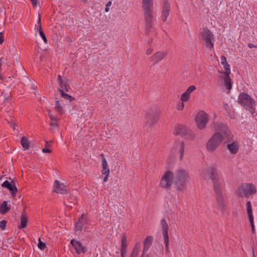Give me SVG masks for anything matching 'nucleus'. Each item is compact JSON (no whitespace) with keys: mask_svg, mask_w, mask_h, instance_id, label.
Wrapping results in <instances>:
<instances>
[{"mask_svg":"<svg viewBox=\"0 0 257 257\" xmlns=\"http://www.w3.org/2000/svg\"><path fill=\"white\" fill-rule=\"evenodd\" d=\"M205 172L208 173L209 178L213 184L217 208L221 213H224L227 208V205L222 192L224 185V181L221 178L220 174L214 167L207 168Z\"/></svg>","mask_w":257,"mask_h":257,"instance_id":"1","label":"nucleus"},{"mask_svg":"<svg viewBox=\"0 0 257 257\" xmlns=\"http://www.w3.org/2000/svg\"><path fill=\"white\" fill-rule=\"evenodd\" d=\"M216 130L218 132L214 133L206 143V150L210 153L214 152L222 143L224 144L225 139L228 137L227 127L224 124L217 123Z\"/></svg>","mask_w":257,"mask_h":257,"instance_id":"2","label":"nucleus"},{"mask_svg":"<svg viewBox=\"0 0 257 257\" xmlns=\"http://www.w3.org/2000/svg\"><path fill=\"white\" fill-rule=\"evenodd\" d=\"M142 8L144 13V20L145 22V32L149 34L154 23L153 4L154 0H142Z\"/></svg>","mask_w":257,"mask_h":257,"instance_id":"3","label":"nucleus"},{"mask_svg":"<svg viewBox=\"0 0 257 257\" xmlns=\"http://www.w3.org/2000/svg\"><path fill=\"white\" fill-rule=\"evenodd\" d=\"M238 103L253 114L255 111V102L247 93L240 92L238 96Z\"/></svg>","mask_w":257,"mask_h":257,"instance_id":"4","label":"nucleus"},{"mask_svg":"<svg viewBox=\"0 0 257 257\" xmlns=\"http://www.w3.org/2000/svg\"><path fill=\"white\" fill-rule=\"evenodd\" d=\"M188 175L185 170L183 169L177 170L174 176L177 189L183 190L188 182Z\"/></svg>","mask_w":257,"mask_h":257,"instance_id":"5","label":"nucleus"},{"mask_svg":"<svg viewBox=\"0 0 257 257\" xmlns=\"http://www.w3.org/2000/svg\"><path fill=\"white\" fill-rule=\"evenodd\" d=\"M256 188L251 183H244L237 189V194L242 197H247L252 194H255Z\"/></svg>","mask_w":257,"mask_h":257,"instance_id":"6","label":"nucleus"},{"mask_svg":"<svg viewBox=\"0 0 257 257\" xmlns=\"http://www.w3.org/2000/svg\"><path fill=\"white\" fill-rule=\"evenodd\" d=\"M233 137L228 131V137L225 139L224 144H226V148L231 154L235 155L239 150L240 146L237 141L233 140Z\"/></svg>","mask_w":257,"mask_h":257,"instance_id":"7","label":"nucleus"},{"mask_svg":"<svg viewBox=\"0 0 257 257\" xmlns=\"http://www.w3.org/2000/svg\"><path fill=\"white\" fill-rule=\"evenodd\" d=\"M174 179V173L170 171H167L162 176L160 185L163 188H169L172 186Z\"/></svg>","mask_w":257,"mask_h":257,"instance_id":"8","label":"nucleus"},{"mask_svg":"<svg viewBox=\"0 0 257 257\" xmlns=\"http://www.w3.org/2000/svg\"><path fill=\"white\" fill-rule=\"evenodd\" d=\"M208 114L204 111H200L197 113L195 121L196 125L200 130L204 129L208 121Z\"/></svg>","mask_w":257,"mask_h":257,"instance_id":"9","label":"nucleus"},{"mask_svg":"<svg viewBox=\"0 0 257 257\" xmlns=\"http://www.w3.org/2000/svg\"><path fill=\"white\" fill-rule=\"evenodd\" d=\"M202 38L205 43L206 46L210 50L213 48V43L212 40L213 35L209 30H204L202 32Z\"/></svg>","mask_w":257,"mask_h":257,"instance_id":"10","label":"nucleus"},{"mask_svg":"<svg viewBox=\"0 0 257 257\" xmlns=\"http://www.w3.org/2000/svg\"><path fill=\"white\" fill-rule=\"evenodd\" d=\"M184 148V143L183 141H176L174 142L172 150L175 152H178L180 160H182L183 158Z\"/></svg>","mask_w":257,"mask_h":257,"instance_id":"11","label":"nucleus"},{"mask_svg":"<svg viewBox=\"0 0 257 257\" xmlns=\"http://www.w3.org/2000/svg\"><path fill=\"white\" fill-rule=\"evenodd\" d=\"M89 224V220L87 217L84 214L79 218L78 221L75 223V231H80L87 224Z\"/></svg>","mask_w":257,"mask_h":257,"instance_id":"12","label":"nucleus"},{"mask_svg":"<svg viewBox=\"0 0 257 257\" xmlns=\"http://www.w3.org/2000/svg\"><path fill=\"white\" fill-rule=\"evenodd\" d=\"M70 243L73 246L77 253H84L86 252V247L83 245L82 243L79 241L73 239L71 240Z\"/></svg>","mask_w":257,"mask_h":257,"instance_id":"13","label":"nucleus"},{"mask_svg":"<svg viewBox=\"0 0 257 257\" xmlns=\"http://www.w3.org/2000/svg\"><path fill=\"white\" fill-rule=\"evenodd\" d=\"M170 11V5L167 1H165L163 3L162 15L161 19L162 21L165 22L169 15Z\"/></svg>","mask_w":257,"mask_h":257,"instance_id":"14","label":"nucleus"},{"mask_svg":"<svg viewBox=\"0 0 257 257\" xmlns=\"http://www.w3.org/2000/svg\"><path fill=\"white\" fill-rule=\"evenodd\" d=\"M167 54V51H158L151 57L152 61L154 64H156L159 61L164 59Z\"/></svg>","mask_w":257,"mask_h":257,"instance_id":"15","label":"nucleus"},{"mask_svg":"<svg viewBox=\"0 0 257 257\" xmlns=\"http://www.w3.org/2000/svg\"><path fill=\"white\" fill-rule=\"evenodd\" d=\"M67 191V186L59 181L55 180L54 184V191L57 193L64 194Z\"/></svg>","mask_w":257,"mask_h":257,"instance_id":"16","label":"nucleus"},{"mask_svg":"<svg viewBox=\"0 0 257 257\" xmlns=\"http://www.w3.org/2000/svg\"><path fill=\"white\" fill-rule=\"evenodd\" d=\"M189 131V130L186 126L183 124H178L177 125L174 130L173 134L175 135H186Z\"/></svg>","mask_w":257,"mask_h":257,"instance_id":"17","label":"nucleus"},{"mask_svg":"<svg viewBox=\"0 0 257 257\" xmlns=\"http://www.w3.org/2000/svg\"><path fill=\"white\" fill-rule=\"evenodd\" d=\"M247 212L249 217V220L251 225L252 232H254V225L253 222V217L252 213V207L251 202L248 201L246 203Z\"/></svg>","mask_w":257,"mask_h":257,"instance_id":"18","label":"nucleus"},{"mask_svg":"<svg viewBox=\"0 0 257 257\" xmlns=\"http://www.w3.org/2000/svg\"><path fill=\"white\" fill-rule=\"evenodd\" d=\"M2 186L8 188L12 192L13 196H16L18 189L14 183H11L8 180H6L4 181Z\"/></svg>","mask_w":257,"mask_h":257,"instance_id":"19","label":"nucleus"},{"mask_svg":"<svg viewBox=\"0 0 257 257\" xmlns=\"http://www.w3.org/2000/svg\"><path fill=\"white\" fill-rule=\"evenodd\" d=\"M64 107L65 105L61 101H55L54 108L59 114H62L63 113Z\"/></svg>","mask_w":257,"mask_h":257,"instance_id":"20","label":"nucleus"},{"mask_svg":"<svg viewBox=\"0 0 257 257\" xmlns=\"http://www.w3.org/2000/svg\"><path fill=\"white\" fill-rule=\"evenodd\" d=\"M161 226L163 231V238H166L169 237L168 233V225L166 220L163 218L161 220Z\"/></svg>","mask_w":257,"mask_h":257,"instance_id":"21","label":"nucleus"},{"mask_svg":"<svg viewBox=\"0 0 257 257\" xmlns=\"http://www.w3.org/2000/svg\"><path fill=\"white\" fill-rule=\"evenodd\" d=\"M100 156L102 158V174H107L109 173L110 171L108 167V164L106 159L105 158L104 155L103 154L100 155Z\"/></svg>","mask_w":257,"mask_h":257,"instance_id":"22","label":"nucleus"},{"mask_svg":"<svg viewBox=\"0 0 257 257\" xmlns=\"http://www.w3.org/2000/svg\"><path fill=\"white\" fill-rule=\"evenodd\" d=\"M153 238L151 236H148L145 240L144 242V248L143 253H145L147 251L151 246Z\"/></svg>","mask_w":257,"mask_h":257,"instance_id":"23","label":"nucleus"},{"mask_svg":"<svg viewBox=\"0 0 257 257\" xmlns=\"http://www.w3.org/2000/svg\"><path fill=\"white\" fill-rule=\"evenodd\" d=\"M28 218L26 215L23 213L21 217V225L19 226L20 229L25 228L27 226Z\"/></svg>","mask_w":257,"mask_h":257,"instance_id":"24","label":"nucleus"},{"mask_svg":"<svg viewBox=\"0 0 257 257\" xmlns=\"http://www.w3.org/2000/svg\"><path fill=\"white\" fill-rule=\"evenodd\" d=\"M140 249V245L139 243H136L133 249L130 257H137L139 255Z\"/></svg>","mask_w":257,"mask_h":257,"instance_id":"25","label":"nucleus"},{"mask_svg":"<svg viewBox=\"0 0 257 257\" xmlns=\"http://www.w3.org/2000/svg\"><path fill=\"white\" fill-rule=\"evenodd\" d=\"M9 210V208L8 207L7 202L5 201L1 205L0 213L2 214H6Z\"/></svg>","mask_w":257,"mask_h":257,"instance_id":"26","label":"nucleus"},{"mask_svg":"<svg viewBox=\"0 0 257 257\" xmlns=\"http://www.w3.org/2000/svg\"><path fill=\"white\" fill-rule=\"evenodd\" d=\"M126 247H127L126 237L124 235H123L122 236V238H121L120 250L126 251Z\"/></svg>","mask_w":257,"mask_h":257,"instance_id":"27","label":"nucleus"},{"mask_svg":"<svg viewBox=\"0 0 257 257\" xmlns=\"http://www.w3.org/2000/svg\"><path fill=\"white\" fill-rule=\"evenodd\" d=\"M224 84L225 86L226 87V88L228 90L231 89L232 87L231 83V80L229 78V76L228 77H225L224 78Z\"/></svg>","mask_w":257,"mask_h":257,"instance_id":"28","label":"nucleus"},{"mask_svg":"<svg viewBox=\"0 0 257 257\" xmlns=\"http://www.w3.org/2000/svg\"><path fill=\"white\" fill-rule=\"evenodd\" d=\"M21 144L24 149V150H28L29 148V141L25 138L22 137L21 139Z\"/></svg>","mask_w":257,"mask_h":257,"instance_id":"29","label":"nucleus"},{"mask_svg":"<svg viewBox=\"0 0 257 257\" xmlns=\"http://www.w3.org/2000/svg\"><path fill=\"white\" fill-rule=\"evenodd\" d=\"M59 91H60L62 97L66 99H69L70 101H71L72 100L74 99L71 96L65 93L63 90L59 89Z\"/></svg>","mask_w":257,"mask_h":257,"instance_id":"30","label":"nucleus"},{"mask_svg":"<svg viewBox=\"0 0 257 257\" xmlns=\"http://www.w3.org/2000/svg\"><path fill=\"white\" fill-rule=\"evenodd\" d=\"M190 97V94L185 91L181 95L180 99L183 102L187 101L189 99Z\"/></svg>","mask_w":257,"mask_h":257,"instance_id":"31","label":"nucleus"},{"mask_svg":"<svg viewBox=\"0 0 257 257\" xmlns=\"http://www.w3.org/2000/svg\"><path fill=\"white\" fill-rule=\"evenodd\" d=\"M223 67L224 69L225 70V72H224V74L225 76L226 77L229 76V74L230 73V66L227 63L223 65Z\"/></svg>","mask_w":257,"mask_h":257,"instance_id":"32","label":"nucleus"},{"mask_svg":"<svg viewBox=\"0 0 257 257\" xmlns=\"http://www.w3.org/2000/svg\"><path fill=\"white\" fill-rule=\"evenodd\" d=\"M38 241H39L38 243V248L39 249H40L41 250H44L46 247V244L44 242L41 241L40 237L39 238Z\"/></svg>","mask_w":257,"mask_h":257,"instance_id":"33","label":"nucleus"},{"mask_svg":"<svg viewBox=\"0 0 257 257\" xmlns=\"http://www.w3.org/2000/svg\"><path fill=\"white\" fill-rule=\"evenodd\" d=\"M48 115H49V118L51 119V121H54V122H58V118L57 116H54L53 114H52L50 112H49Z\"/></svg>","mask_w":257,"mask_h":257,"instance_id":"34","label":"nucleus"},{"mask_svg":"<svg viewBox=\"0 0 257 257\" xmlns=\"http://www.w3.org/2000/svg\"><path fill=\"white\" fill-rule=\"evenodd\" d=\"M164 242L165 245V248L167 252H169V237L164 238Z\"/></svg>","mask_w":257,"mask_h":257,"instance_id":"35","label":"nucleus"},{"mask_svg":"<svg viewBox=\"0 0 257 257\" xmlns=\"http://www.w3.org/2000/svg\"><path fill=\"white\" fill-rule=\"evenodd\" d=\"M196 88L194 85H191L186 90V91L189 93V94H191V93L195 91L196 90Z\"/></svg>","mask_w":257,"mask_h":257,"instance_id":"36","label":"nucleus"},{"mask_svg":"<svg viewBox=\"0 0 257 257\" xmlns=\"http://www.w3.org/2000/svg\"><path fill=\"white\" fill-rule=\"evenodd\" d=\"M41 37L42 38V39H43V41L44 42V43L45 44L47 43L48 42V41H47V39L44 34V33L43 32V31H41L40 33H39Z\"/></svg>","mask_w":257,"mask_h":257,"instance_id":"37","label":"nucleus"},{"mask_svg":"<svg viewBox=\"0 0 257 257\" xmlns=\"http://www.w3.org/2000/svg\"><path fill=\"white\" fill-rule=\"evenodd\" d=\"M184 106V104L183 103V102L182 101V102H179L177 104L176 108H177V110H182L183 109Z\"/></svg>","mask_w":257,"mask_h":257,"instance_id":"38","label":"nucleus"},{"mask_svg":"<svg viewBox=\"0 0 257 257\" xmlns=\"http://www.w3.org/2000/svg\"><path fill=\"white\" fill-rule=\"evenodd\" d=\"M59 84L62 88L61 89L65 90L67 91V85L65 82H64L62 80V81L59 82Z\"/></svg>","mask_w":257,"mask_h":257,"instance_id":"39","label":"nucleus"},{"mask_svg":"<svg viewBox=\"0 0 257 257\" xmlns=\"http://www.w3.org/2000/svg\"><path fill=\"white\" fill-rule=\"evenodd\" d=\"M7 221L5 220H3L0 221V228L2 229H4L6 227Z\"/></svg>","mask_w":257,"mask_h":257,"instance_id":"40","label":"nucleus"},{"mask_svg":"<svg viewBox=\"0 0 257 257\" xmlns=\"http://www.w3.org/2000/svg\"><path fill=\"white\" fill-rule=\"evenodd\" d=\"M221 64L224 65L227 63L226 58L225 56H222L220 58Z\"/></svg>","mask_w":257,"mask_h":257,"instance_id":"41","label":"nucleus"},{"mask_svg":"<svg viewBox=\"0 0 257 257\" xmlns=\"http://www.w3.org/2000/svg\"><path fill=\"white\" fill-rule=\"evenodd\" d=\"M111 4H112V3H111V1H108L106 3V4L105 5V12H109V7L111 6Z\"/></svg>","mask_w":257,"mask_h":257,"instance_id":"42","label":"nucleus"},{"mask_svg":"<svg viewBox=\"0 0 257 257\" xmlns=\"http://www.w3.org/2000/svg\"><path fill=\"white\" fill-rule=\"evenodd\" d=\"M57 122H54V121H52V122L50 123V125L52 127H56L58 126Z\"/></svg>","mask_w":257,"mask_h":257,"instance_id":"43","label":"nucleus"},{"mask_svg":"<svg viewBox=\"0 0 257 257\" xmlns=\"http://www.w3.org/2000/svg\"><path fill=\"white\" fill-rule=\"evenodd\" d=\"M156 122H157L156 119L155 118L153 117L152 118V120H151V121L150 122L149 121H148V123L150 125H152L154 124V123H155Z\"/></svg>","mask_w":257,"mask_h":257,"instance_id":"44","label":"nucleus"},{"mask_svg":"<svg viewBox=\"0 0 257 257\" xmlns=\"http://www.w3.org/2000/svg\"><path fill=\"white\" fill-rule=\"evenodd\" d=\"M32 5H33V6L34 7H37L39 2L37 0H30Z\"/></svg>","mask_w":257,"mask_h":257,"instance_id":"45","label":"nucleus"},{"mask_svg":"<svg viewBox=\"0 0 257 257\" xmlns=\"http://www.w3.org/2000/svg\"><path fill=\"white\" fill-rule=\"evenodd\" d=\"M4 41L3 33V32L0 33V45L2 44Z\"/></svg>","mask_w":257,"mask_h":257,"instance_id":"46","label":"nucleus"},{"mask_svg":"<svg viewBox=\"0 0 257 257\" xmlns=\"http://www.w3.org/2000/svg\"><path fill=\"white\" fill-rule=\"evenodd\" d=\"M102 174L105 175V176H104V177L103 178V181L105 182H106L107 181L108 177L109 176V173Z\"/></svg>","mask_w":257,"mask_h":257,"instance_id":"47","label":"nucleus"},{"mask_svg":"<svg viewBox=\"0 0 257 257\" xmlns=\"http://www.w3.org/2000/svg\"><path fill=\"white\" fill-rule=\"evenodd\" d=\"M121 257H125L126 251L120 250Z\"/></svg>","mask_w":257,"mask_h":257,"instance_id":"48","label":"nucleus"},{"mask_svg":"<svg viewBox=\"0 0 257 257\" xmlns=\"http://www.w3.org/2000/svg\"><path fill=\"white\" fill-rule=\"evenodd\" d=\"M152 52H153V49H152V48H149V49L147 50V51H146V54H147V55H150V54H151V53H152Z\"/></svg>","mask_w":257,"mask_h":257,"instance_id":"49","label":"nucleus"},{"mask_svg":"<svg viewBox=\"0 0 257 257\" xmlns=\"http://www.w3.org/2000/svg\"><path fill=\"white\" fill-rule=\"evenodd\" d=\"M42 152L44 153H50L51 152V150L49 149H47V148H44L42 149Z\"/></svg>","mask_w":257,"mask_h":257,"instance_id":"50","label":"nucleus"},{"mask_svg":"<svg viewBox=\"0 0 257 257\" xmlns=\"http://www.w3.org/2000/svg\"><path fill=\"white\" fill-rule=\"evenodd\" d=\"M247 46L248 47V48H256V46H255L252 43H248L247 44Z\"/></svg>","mask_w":257,"mask_h":257,"instance_id":"51","label":"nucleus"},{"mask_svg":"<svg viewBox=\"0 0 257 257\" xmlns=\"http://www.w3.org/2000/svg\"><path fill=\"white\" fill-rule=\"evenodd\" d=\"M37 31H38L40 33L41 31H42L41 25H36Z\"/></svg>","mask_w":257,"mask_h":257,"instance_id":"52","label":"nucleus"},{"mask_svg":"<svg viewBox=\"0 0 257 257\" xmlns=\"http://www.w3.org/2000/svg\"><path fill=\"white\" fill-rule=\"evenodd\" d=\"M37 25H41V17L40 15H39L38 20L37 21Z\"/></svg>","mask_w":257,"mask_h":257,"instance_id":"53","label":"nucleus"},{"mask_svg":"<svg viewBox=\"0 0 257 257\" xmlns=\"http://www.w3.org/2000/svg\"><path fill=\"white\" fill-rule=\"evenodd\" d=\"M62 80H63V79H62L61 75H59L58 77V82H60V81H61Z\"/></svg>","mask_w":257,"mask_h":257,"instance_id":"54","label":"nucleus"},{"mask_svg":"<svg viewBox=\"0 0 257 257\" xmlns=\"http://www.w3.org/2000/svg\"><path fill=\"white\" fill-rule=\"evenodd\" d=\"M81 1L83 3H85V4H86L87 2H88V1L87 0H81Z\"/></svg>","mask_w":257,"mask_h":257,"instance_id":"55","label":"nucleus"},{"mask_svg":"<svg viewBox=\"0 0 257 257\" xmlns=\"http://www.w3.org/2000/svg\"><path fill=\"white\" fill-rule=\"evenodd\" d=\"M152 42H153V41H152V40L151 39L150 41H149L148 42V44H149V45H151V44L152 43Z\"/></svg>","mask_w":257,"mask_h":257,"instance_id":"56","label":"nucleus"},{"mask_svg":"<svg viewBox=\"0 0 257 257\" xmlns=\"http://www.w3.org/2000/svg\"><path fill=\"white\" fill-rule=\"evenodd\" d=\"M144 254H145V253H143V254H142V256L141 257H148V255L145 256Z\"/></svg>","mask_w":257,"mask_h":257,"instance_id":"57","label":"nucleus"},{"mask_svg":"<svg viewBox=\"0 0 257 257\" xmlns=\"http://www.w3.org/2000/svg\"><path fill=\"white\" fill-rule=\"evenodd\" d=\"M49 142L48 141L46 142V147H47L48 146Z\"/></svg>","mask_w":257,"mask_h":257,"instance_id":"58","label":"nucleus"},{"mask_svg":"<svg viewBox=\"0 0 257 257\" xmlns=\"http://www.w3.org/2000/svg\"><path fill=\"white\" fill-rule=\"evenodd\" d=\"M256 48H257V46H256Z\"/></svg>","mask_w":257,"mask_h":257,"instance_id":"59","label":"nucleus"}]
</instances>
